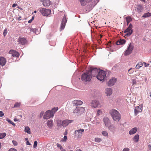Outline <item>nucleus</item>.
<instances>
[{
	"instance_id": "55",
	"label": "nucleus",
	"mask_w": 151,
	"mask_h": 151,
	"mask_svg": "<svg viewBox=\"0 0 151 151\" xmlns=\"http://www.w3.org/2000/svg\"><path fill=\"white\" fill-rule=\"evenodd\" d=\"M26 144L27 145H30L31 144L29 143V141H27L26 142Z\"/></svg>"
},
{
	"instance_id": "28",
	"label": "nucleus",
	"mask_w": 151,
	"mask_h": 151,
	"mask_svg": "<svg viewBox=\"0 0 151 151\" xmlns=\"http://www.w3.org/2000/svg\"><path fill=\"white\" fill-rule=\"evenodd\" d=\"M126 41V40L124 39L120 40L116 42V44L117 45H123L125 43Z\"/></svg>"
},
{
	"instance_id": "20",
	"label": "nucleus",
	"mask_w": 151,
	"mask_h": 151,
	"mask_svg": "<svg viewBox=\"0 0 151 151\" xmlns=\"http://www.w3.org/2000/svg\"><path fill=\"white\" fill-rule=\"evenodd\" d=\"M107 127L108 129L111 132L114 133L115 131L116 127L114 125L111 124Z\"/></svg>"
},
{
	"instance_id": "7",
	"label": "nucleus",
	"mask_w": 151,
	"mask_h": 151,
	"mask_svg": "<svg viewBox=\"0 0 151 151\" xmlns=\"http://www.w3.org/2000/svg\"><path fill=\"white\" fill-rule=\"evenodd\" d=\"M85 112V108L80 106L77 107L74 110L73 113L74 114H78V115H81Z\"/></svg>"
},
{
	"instance_id": "59",
	"label": "nucleus",
	"mask_w": 151,
	"mask_h": 151,
	"mask_svg": "<svg viewBox=\"0 0 151 151\" xmlns=\"http://www.w3.org/2000/svg\"><path fill=\"white\" fill-rule=\"evenodd\" d=\"M17 5V4H14L12 5V7H14L16 6Z\"/></svg>"
},
{
	"instance_id": "50",
	"label": "nucleus",
	"mask_w": 151,
	"mask_h": 151,
	"mask_svg": "<svg viewBox=\"0 0 151 151\" xmlns=\"http://www.w3.org/2000/svg\"><path fill=\"white\" fill-rule=\"evenodd\" d=\"M9 151H17V150L15 149L12 148L10 149Z\"/></svg>"
},
{
	"instance_id": "23",
	"label": "nucleus",
	"mask_w": 151,
	"mask_h": 151,
	"mask_svg": "<svg viewBox=\"0 0 151 151\" xmlns=\"http://www.w3.org/2000/svg\"><path fill=\"white\" fill-rule=\"evenodd\" d=\"M6 63V60L3 57H0V65L3 66L5 65Z\"/></svg>"
},
{
	"instance_id": "16",
	"label": "nucleus",
	"mask_w": 151,
	"mask_h": 151,
	"mask_svg": "<svg viewBox=\"0 0 151 151\" xmlns=\"http://www.w3.org/2000/svg\"><path fill=\"white\" fill-rule=\"evenodd\" d=\"M73 121V120H72L66 119L62 121V125L63 127H66L69 124L72 122Z\"/></svg>"
},
{
	"instance_id": "9",
	"label": "nucleus",
	"mask_w": 151,
	"mask_h": 151,
	"mask_svg": "<svg viewBox=\"0 0 151 151\" xmlns=\"http://www.w3.org/2000/svg\"><path fill=\"white\" fill-rule=\"evenodd\" d=\"M134 46L133 45L131 44V43L129 44V45L127 48L125 52L124 53V55H129L130 54L133 49Z\"/></svg>"
},
{
	"instance_id": "27",
	"label": "nucleus",
	"mask_w": 151,
	"mask_h": 151,
	"mask_svg": "<svg viewBox=\"0 0 151 151\" xmlns=\"http://www.w3.org/2000/svg\"><path fill=\"white\" fill-rule=\"evenodd\" d=\"M53 124V121L52 119L49 120L47 122V126L50 128H51L52 127Z\"/></svg>"
},
{
	"instance_id": "64",
	"label": "nucleus",
	"mask_w": 151,
	"mask_h": 151,
	"mask_svg": "<svg viewBox=\"0 0 151 151\" xmlns=\"http://www.w3.org/2000/svg\"><path fill=\"white\" fill-rule=\"evenodd\" d=\"M149 65V64H147L146 65H145V67H147Z\"/></svg>"
},
{
	"instance_id": "47",
	"label": "nucleus",
	"mask_w": 151,
	"mask_h": 151,
	"mask_svg": "<svg viewBox=\"0 0 151 151\" xmlns=\"http://www.w3.org/2000/svg\"><path fill=\"white\" fill-rule=\"evenodd\" d=\"M34 17H32V18L31 19H30V20H29L28 21V23H31V22H32V20L34 19Z\"/></svg>"
},
{
	"instance_id": "32",
	"label": "nucleus",
	"mask_w": 151,
	"mask_h": 151,
	"mask_svg": "<svg viewBox=\"0 0 151 151\" xmlns=\"http://www.w3.org/2000/svg\"><path fill=\"white\" fill-rule=\"evenodd\" d=\"M126 19L127 23V25H128L129 23L132 20V18L130 17L129 16L126 17Z\"/></svg>"
},
{
	"instance_id": "4",
	"label": "nucleus",
	"mask_w": 151,
	"mask_h": 151,
	"mask_svg": "<svg viewBox=\"0 0 151 151\" xmlns=\"http://www.w3.org/2000/svg\"><path fill=\"white\" fill-rule=\"evenodd\" d=\"M88 72L90 73V75L93 76H96L98 74L99 71L96 68H94L91 67L88 70Z\"/></svg>"
},
{
	"instance_id": "37",
	"label": "nucleus",
	"mask_w": 151,
	"mask_h": 151,
	"mask_svg": "<svg viewBox=\"0 0 151 151\" xmlns=\"http://www.w3.org/2000/svg\"><path fill=\"white\" fill-rule=\"evenodd\" d=\"M6 134L5 133H0V139H2L3 138L6 136Z\"/></svg>"
},
{
	"instance_id": "46",
	"label": "nucleus",
	"mask_w": 151,
	"mask_h": 151,
	"mask_svg": "<svg viewBox=\"0 0 151 151\" xmlns=\"http://www.w3.org/2000/svg\"><path fill=\"white\" fill-rule=\"evenodd\" d=\"M56 145L57 146V147L58 148H60V149L62 147V146H61V145L60 144H59L58 143H57L56 144Z\"/></svg>"
},
{
	"instance_id": "1",
	"label": "nucleus",
	"mask_w": 151,
	"mask_h": 151,
	"mask_svg": "<svg viewBox=\"0 0 151 151\" xmlns=\"http://www.w3.org/2000/svg\"><path fill=\"white\" fill-rule=\"evenodd\" d=\"M110 113L113 120L119 122L120 120L121 116L119 112L116 110L112 109L110 111Z\"/></svg>"
},
{
	"instance_id": "10",
	"label": "nucleus",
	"mask_w": 151,
	"mask_h": 151,
	"mask_svg": "<svg viewBox=\"0 0 151 151\" xmlns=\"http://www.w3.org/2000/svg\"><path fill=\"white\" fill-rule=\"evenodd\" d=\"M54 116L53 114L52 113L51 111L48 110L45 113L44 116L43 118L45 119H47L52 117Z\"/></svg>"
},
{
	"instance_id": "8",
	"label": "nucleus",
	"mask_w": 151,
	"mask_h": 151,
	"mask_svg": "<svg viewBox=\"0 0 151 151\" xmlns=\"http://www.w3.org/2000/svg\"><path fill=\"white\" fill-rule=\"evenodd\" d=\"M132 24H130L128 27L124 31V33H127L125 35L126 36H129L132 34L133 32V30L132 29Z\"/></svg>"
},
{
	"instance_id": "21",
	"label": "nucleus",
	"mask_w": 151,
	"mask_h": 151,
	"mask_svg": "<svg viewBox=\"0 0 151 151\" xmlns=\"http://www.w3.org/2000/svg\"><path fill=\"white\" fill-rule=\"evenodd\" d=\"M10 53H11L12 54V56L13 57H19V54L17 52L14 51V50H11L9 52Z\"/></svg>"
},
{
	"instance_id": "36",
	"label": "nucleus",
	"mask_w": 151,
	"mask_h": 151,
	"mask_svg": "<svg viewBox=\"0 0 151 151\" xmlns=\"http://www.w3.org/2000/svg\"><path fill=\"white\" fill-rule=\"evenodd\" d=\"M101 141V139L99 138L96 137L95 138V141L96 142L99 143Z\"/></svg>"
},
{
	"instance_id": "14",
	"label": "nucleus",
	"mask_w": 151,
	"mask_h": 151,
	"mask_svg": "<svg viewBox=\"0 0 151 151\" xmlns=\"http://www.w3.org/2000/svg\"><path fill=\"white\" fill-rule=\"evenodd\" d=\"M117 79L115 78H112L110 79L108 82V85L109 86H113L116 82Z\"/></svg>"
},
{
	"instance_id": "18",
	"label": "nucleus",
	"mask_w": 151,
	"mask_h": 151,
	"mask_svg": "<svg viewBox=\"0 0 151 151\" xmlns=\"http://www.w3.org/2000/svg\"><path fill=\"white\" fill-rule=\"evenodd\" d=\"M135 11L136 12L138 13H140L142 12L143 8L142 6L141 5H137L136 7Z\"/></svg>"
},
{
	"instance_id": "48",
	"label": "nucleus",
	"mask_w": 151,
	"mask_h": 151,
	"mask_svg": "<svg viewBox=\"0 0 151 151\" xmlns=\"http://www.w3.org/2000/svg\"><path fill=\"white\" fill-rule=\"evenodd\" d=\"M4 114L2 111H0V117H2L4 116Z\"/></svg>"
},
{
	"instance_id": "13",
	"label": "nucleus",
	"mask_w": 151,
	"mask_h": 151,
	"mask_svg": "<svg viewBox=\"0 0 151 151\" xmlns=\"http://www.w3.org/2000/svg\"><path fill=\"white\" fill-rule=\"evenodd\" d=\"M142 105H141L139 106H137L134 109V114L137 115L139 112H141L142 109Z\"/></svg>"
},
{
	"instance_id": "30",
	"label": "nucleus",
	"mask_w": 151,
	"mask_h": 151,
	"mask_svg": "<svg viewBox=\"0 0 151 151\" xmlns=\"http://www.w3.org/2000/svg\"><path fill=\"white\" fill-rule=\"evenodd\" d=\"M98 93V91L95 90H93L91 91V94L93 96H97Z\"/></svg>"
},
{
	"instance_id": "3",
	"label": "nucleus",
	"mask_w": 151,
	"mask_h": 151,
	"mask_svg": "<svg viewBox=\"0 0 151 151\" xmlns=\"http://www.w3.org/2000/svg\"><path fill=\"white\" fill-rule=\"evenodd\" d=\"M91 78V76L90 75V73L88 72V70L86 73L82 74L81 77V80L85 82L90 81Z\"/></svg>"
},
{
	"instance_id": "12",
	"label": "nucleus",
	"mask_w": 151,
	"mask_h": 151,
	"mask_svg": "<svg viewBox=\"0 0 151 151\" xmlns=\"http://www.w3.org/2000/svg\"><path fill=\"white\" fill-rule=\"evenodd\" d=\"M67 22V19L66 18V16L65 15L63 17L61 21L60 27V30L64 29L65 26V24Z\"/></svg>"
},
{
	"instance_id": "34",
	"label": "nucleus",
	"mask_w": 151,
	"mask_h": 151,
	"mask_svg": "<svg viewBox=\"0 0 151 151\" xmlns=\"http://www.w3.org/2000/svg\"><path fill=\"white\" fill-rule=\"evenodd\" d=\"M30 129L28 127H25L24 131L25 132H27L28 134H30L31 132L29 131Z\"/></svg>"
},
{
	"instance_id": "29",
	"label": "nucleus",
	"mask_w": 151,
	"mask_h": 151,
	"mask_svg": "<svg viewBox=\"0 0 151 151\" xmlns=\"http://www.w3.org/2000/svg\"><path fill=\"white\" fill-rule=\"evenodd\" d=\"M139 138V136L138 134H136L133 137V140L135 142H138Z\"/></svg>"
},
{
	"instance_id": "58",
	"label": "nucleus",
	"mask_w": 151,
	"mask_h": 151,
	"mask_svg": "<svg viewBox=\"0 0 151 151\" xmlns=\"http://www.w3.org/2000/svg\"><path fill=\"white\" fill-rule=\"evenodd\" d=\"M43 114H44V112L43 111H42L40 113V115L41 117L42 116Z\"/></svg>"
},
{
	"instance_id": "11",
	"label": "nucleus",
	"mask_w": 151,
	"mask_h": 151,
	"mask_svg": "<svg viewBox=\"0 0 151 151\" xmlns=\"http://www.w3.org/2000/svg\"><path fill=\"white\" fill-rule=\"evenodd\" d=\"M80 1L81 5L84 6L86 4L85 0H79ZM99 0H86V1L89 2L91 1L95 5H96L99 1Z\"/></svg>"
},
{
	"instance_id": "33",
	"label": "nucleus",
	"mask_w": 151,
	"mask_h": 151,
	"mask_svg": "<svg viewBox=\"0 0 151 151\" xmlns=\"http://www.w3.org/2000/svg\"><path fill=\"white\" fill-rule=\"evenodd\" d=\"M58 110V107H54L50 111L53 114V116H54L55 113Z\"/></svg>"
},
{
	"instance_id": "44",
	"label": "nucleus",
	"mask_w": 151,
	"mask_h": 151,
	"mask_svg": "<svg viewBox=\"0 0 151 151\" xmlns=\"http://www.w3.org/2000/svg\"><path fill=\"white\" fill-rule=\"evenodd\" d=\"M20 106V104L18 103H16L14 105V107H18Z\"/></svg>"
},
{
	"instance_id": "63",
	"label": "nucleus",
	"mask_w": 151,
	"mask_h": 151,
	"mask_svg": "<svg viewBox=\"0 0 151 151\" xmlns=\"http://www.w3.org/2000/svg\"><path fill=\"white\" fill-rule=\"evenodd\" d=\"M21 17H19L18 19V20H21Z\"/></svg>"
},
{
	"instance_id": "15",
	"label": "nucleus",
	"mask_w": 151,
	"mask_h": 151,
	"mask_svg": "<svg viewBox=\"0 0 151 151\" xmlns=\"http://www.w3.org/2000/svg\"><path fill=\"white\" fill-rule=\"evenodd\" d=\"M91 106L93 108H96L99 104V101L96 100L92 101L90 102Z\"/></svg>"
},
{
	"instance_id": "51",
	"label": "nucleus",
	"mask_w": 151,
	"mask_h": 151,
	"mask_svg": "<svg viewBox=\"0 0 151 151\" xmlns=\"http://www.w3.org/2000/svg\"><path fill=\"white\" fill-rule=\"evenodd\" d=\"M6 120L10 124H11L12 122L9 119L7 118L6 119Z\"/></svg>"
},
{
	"instance_id": "54",
	"label": "nucleus",
	"mask_w": 151,
	"mask_h": 151,
	"mask_svg": "<svg viewBox=\"0 0 151 151\" xmlns=\"http://www.w3.org/2000/svg\"><path fill=\"white\" fill-rule=\"evenodd\" d=\"M14 121L15 122H17V121H19V119H17V118H15L14 119Z\"/></svg>"
},
{
	"instance_id": "42",
	"label": "nucleus",
	"mask_w": 151,
	"mask_h": 151,
	"mask_svg": "<svg viewBox=\"0 0 151 151\" xmlns=\"http://www.w3.org/2000/svg\"><path fill=\"white\" fill-rule=\"evenodd\" d=\"M28 29L29 30H30L31 31H32V32H36L37 30V29H36V28H35V29H31V28H30V29Z\"/></svg>"
},
{
	"instance_id": "53",
	"label": "nucleus",
	"mask_w": 151,
	"mask_h": 151,
	"mask_svg": "<svg viewBox=\"0 0 151 151\" xmlns=\"http://www.w3.org/2000/svg\"><path fill=\"white\" fill-rule=\"evenodd\" d=\"M12 142H13V144L14 145H17V143L15 141H13Z\"/></svg>"
},
{
	"instance_id": "49",
	"label": "nucleus",
	"mask_w": 151,
	"mask_h": 151,
	"mask_svg": "<svg viewBox=\"0 0 151 151\" xmlns=\"http://www.w3.org/2000/svg\"><path fill=\"white\" fill-rule=\"evenodd\" d=\"M132 83H133V85L136 84V81L135 80V79H133L132 80Z\"/></svg>"
},
{
	"instance_id": "56",
	"label": "nucleus",
	"mask_w": 151,
	"mask_h": 151,
	"mask_svg": "<svg viewBox=\"0 0 151 151\" xmlns=\"http://www.w3.org/2000/svg\"><path fill=\"white\" fill-rule=\"evenodd\" d=\"M148 149L150 150H151V146L150 145H148Z\"/></svg>"
},
{
	"instance_id": "6",
	"label": "nucleus",
	"mask_w": 151,
	"mask_h": 151,
	"mask_svg": "<svg viewBox=\"0 0 151 151\" xmlns=\"http://www.w3.org/2000/svg\"><path fill=\"white\" fill-rule=\"evenodd\" d=\"M84 132V129H83L76 130L74 132L75 138L77 139L81 138L82 136L83 132Z\"/></svg>"
},
{
	"instance_id": "38",
	"label": "nucleus",
	"mask_w": 151,
	"mask_h": 151,
	"mask_svg": "<svg viewBox=\"0 0 151 151\" xmlns=\"http://www.w3.org/2000/svg\"><path fill=\"white\" fill-rule=\"evenodd\" d=\"M102 134L106 137H107L108 135V133L106 131H104L102 132Z\"/></svg>"
},
{
	"instance_id": "31",
	"label": "nucleus",
	"mask_w": 151,
	"mask_h": 151,
	"mask_svg": "<svg viewBox=\"0 0 151 151\" xmlns=\"http://www.w3.org/2000/svg\"><path fill=\"white\" fill-rule=\"evenodd\" d=\"M150 17H151V13L150 12H147L145 13L142 16V17L143 18H146Z\"/></svg>"
},
{
	"instance_id": "62",
	"label": "nucleus",
	"mask_w": 151,
	"mask_h": 151,
	"mask_svg": "<svg viewBox=\"0 0 151 151\" xmlns=\"http://www.w3.org/2000/svg\"><path fill=\"white\" fill-rule=\"evenodd\" d=\"M99 122H96V124L97 125V124H99Z\"/></svg>"
},
{
	"instance_id": "2",
	"label": "nucleus",
	"mask_w": 151,
	"mask_h": 151,
	"mask_svg": "<svg viewBox=\"0 0 151 151\" xmlns=\"http://www.w3.org/2000/svg\"><path fill=\"white\" fill-rule=\"evenodd\" d=\"M106 74L105 71L102 70H99L98 75L96 76V78L99 80L103 81L107 78Z\"/></svg>"
},
{
	"instance_id": "26",
	"label": "nucleus",
	"mask_w": 151,
	"mask_h": 151,
	"mask_svg": "<svg viewBox=\"0 0 151 151\" xmlns=\"http://www.w3.org/2000/svg\"><path fill=\"white\" fill-rule=\"evenodd\" d=\"M83 104V102L80 100H75L73 101V104L76 106L81 105Z\"/></svg>"
},
{
	"instance_id": "17",
	"label": "nucleus",
	"mask_w": 151,
	"mask_h": 151,
	"mask_svg": "<svg viewBox=\"0 0 151 151\" xmlns=\"http://www.w3.org/2000/svg\"><path fill=\"white\" fill-rule=\"evenodd\" d=\"M103 121L106 127H107L111 123L109 119L107 117H105L103 119Z\"/></svg>"
},
{
	"instance_id": "22",
	"label": "nucleus",
	"mask_w": 151,
	"mask_h": 151,
	"mask_svg": "<svg viewBox=\"0 0 151 151\" xmlns=\"http://www.w3.org/2000/svg\"><path fill=\"white\" fill-rule=\"evenodd\" d=\"M112 93V90L111 88H107L105 89V93L107 96H109Z\"/></svg>"
},
{
	"instance_id": "25",
	"label": "nucleus",
	"mask_w": 151,
	"mask_h": 151,
	"mask_svg": "<svg viewBox=\"0 0 151 151\" xmlns=\"http://www.w3.org/2000/svg\"><path fill=\"white\" fill-rule=\"evenodd\" d=\"M137 130V127H134L129 132V134L130 135H132L134 134L136 132Z\"/></svg>"
},
{
	"instance_id": "40",
	"label": "nucleus",
	"mask_w": 151,
	"mask_h": 151,
	"mask_svg": "<svg viewBox=\"0 0 151 151\" xmlns=\"http://www.w3.org/2000/svg\"><path fill=\"white\" fill-rule=\"evenodd\" d=\"M8 32V31H7V29L6 28L4 31V32H3V35H4V37H5L7 33Z\"/></svg>"
},
{
	"instance_id": "57",
	"label": "nucleus",
	"mask_w": 151,
	"mask_h": 151,
	"mask_svg": "<svg viewBox=\"0 0 151 151\" xmlns=\"http://www.w3.org/2000/svg\"><path fill=\"white\" fill-rule=\"evenodd\" d=\"M67 139V137L66 136H64L63 137V139L66 140Z\"/></svg>"
},
{
	"instance_id": "52",
	"label": "nucleus",
	"mask_w": 151,
	"mask_h": 151,
	"mask_svg": "<svg viewBox=\"0 0 151 151\" xmlns=\"http://www.w3.org/2000/svg\"><path fill=\"white\" fill-rule=\"evenodd\" d=\"M122 151H129V149L127 148H125Z\"/></svg>"
},
{
	"instance_id": "41",
	"label": "nucleus",
	"mask_w": 151,
	"mask_h": 151,
	"mask_svg": "<svg viewBox=\"0 0 151 151\" xmlns=\"http://www.w3.org/2000/svg\"><path fill=\"white\" fill-rule=\"evenodd\" d=\"M37 142L36 141H34L33 145V147L34 148H35L37 147Z\"/></svg>"
},
{
	"instance_id": "61",
	"label": "nucleus",
	"mask_w": 151,
	"mask_h": 151,
	"mask_svg": "<svg viewBox=\"0 0 151 151\" xmlns=\"http://www.w3.org/2000/svg\"><path fill=\"white\" fill-rule=\"evenodd\" d=\"M60 150L62 151H63L64 149L62 147L60 149Z\"/></svg>"
},
{
	"instance_id": "19",
	"label": "nucleus",
	"mask_w": 151,
	"mask_h": 151,
	"mask_svg": "<svg viewBox=\"0 0 151 151\" xmlns=\"http://www.w3.org/2000/svg\"><path fill=\"white\" fill-rule=\"evenodd\" d=\"M42 2L43 5L45 6H49L50 5V0H41Z\"/></svg>"
},
{
	"instance_id": "35",
	"label": "nucleus",
	"mask_w": 151,
	"mask_h": 151,
	"mask_svg": "<svg viewBox=\"0 0 151 151\" xmlns=\"http://www.w3.org/2000/svg\"><path fill=\"white\" fill-rule=\"evenodd\" d=\"M142 66V63L141 62H139L136 65V68L137 69L139 68Z\"/></svg>"
},
{
	"instance_id": "43",
	"label": "nucleus",
	"mask_w": 151,
	"mask_h": 151,
	"mask_svg": "<svg viewBox=\"0 0 151 151\" xmlns=\"http://www.w3.org/2000/svg\"><path fill=\"white\" fill-rule=\"evenodd\" d=\"M102 113V111L101 110H98L97 111V114L99 115L101 114Z\"/></svg>"
},
{
	"instance_id": "45",
	"label": "nucleus",
	"mask_w": 151,
	"mask_h": 151,
	"mask_svg": "<svg viewBox=\"0 0 151 151\" xmlns=\"http://www.w3.org/2000/svg\"><path fill=\"white\" fill-rule=\"evenodd\" d=\"M57 125L58 126H61V125H62L61 121L60 120L58 121L57 122Z\"/></svg>"
},
{
	"instance_id": "60",
	"label": "nucleus",
	"mask_w": 151,
	"mask_h": 151,
	"mask_svg": "<svg viewBox=\"0 0 151 151\" xmlns=\"http://www.w3.org/2000/svg\"><path fill=\"white\" fill-rule=\"evenodd\" d=\"M11 124H12L13 126H15V124H14V123L13 122H12L11 123Z\"/></svg>"
},
{
	"instance_id": "5",
	"label": "nucleus",
	"mask_w": 151,
	"mask_h": 151,
	"mask_svg": "<svg viewBox=\"0 0 151 151\" xmlns=\"http://www.w3.org/2000/svg\"><path fill=\"white\" fill-rule=\"evenodd\" d=\"M39 11L43 16L46 17L50 14L51 12L50 9L44 8L40 9Z\"/></svg>"
},
{
	"instance_id": "24",
	"label": "nucleus",
	"mask_w": 151,
	"mask_h": 151,
	"mask_svg": "<svg viewBox=\"0 0 151 151\" xmlns=\"http://www.w3.org/2000/svg\"><path fill=\"white\" fill-rule=\"evenodd\" d=\"M19 41L20 42L21 44L22 45H25L27 42V40L24 37L20 38L19 39Z\"/></svg>"
},
{
	"instance_id": "39",
	"label": "nucleus",
	"mask_w": 151,
	"mask_h": 151,
	"mask_svg": "<svg viewBox=\"0 0 151 151\" xmlns=\"http://www.w3.org/2000/svg\"><path fill=\"white\" fill-rule=\"evenodd\" d=\"M134 71L132 70V68H130V69H129L128 71V74L129 75H130Z\"/></svg>"
}]
</instances>
